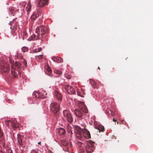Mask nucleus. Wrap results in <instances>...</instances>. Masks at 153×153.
Wrapping results in <instances>:
<instances>
[{"mask_svg": "<svg viewBox=\"0 0 153 153\" xmlns=\"http://www.w3.org/2000/svg\"><path fill=\"white\" fill-rule=\"evenodd\" d=\"M23 64L24 66L26 67L27 63L25 59H21L20 62H16L15 64H12L11 66V75L15 78L19 77L21 75L20 70L23 68Z\"/></svg>", "mask_w": 153, "mask_h": 153, "instance_id": "obj_1", "label": "nucleus"}, {"mask_svg": "<svg viewBox=\"0 0 153 153\" xmlns=\"http://www.w3.org/2000/svg\"><path fill=\"white\" fill-rule=\"evenodd\" d=\"M63 120L65 121H67L69 123L73 122V119L70 111L68 110H65L63 111Z\"/></svg>", "mask_w": 153, "mask_h": 153, "instance_id": "obj_2", "label": "nucleus"}, {"mask_svg": "<svg viewBox=\"0 0 153 153\" xmlns=\"http://www.w3.org/2000/svg\"><path fill=\"white\" fill-rule=\"evenodd\" d=\"M48 28L45 26H40L38 27L36 29V32L39 36L46 33L48 32Z\"/></svg>", "mask_w": 153, "mask_h": 153, "instance_id": "obj_3", "label": "nucleus"}, {"mask_svg": "<svg viewBox=\"0 0 153 153\" xmlns=\"http://www.w3.org/2000/svg\"><path fill=\"white\" fill-rule=\"evenodd\" d=\"M50 107L51 111L54 114L57 113L60 109L59 104L56 102L51 103Z\"/></svg>", "mask_w": 153, "mask_h": 153, "instance_id": "obj_4", "label": "nucleus"}, {"mask_svg": "<svg viewBox=\"0 0 153 153\" xmlns=\"http://www.w3.org/2000/svg\"><path fill=\"white\" fill-rule=\"evenodd\" d=\"M23 138V136L20 134H17V141L19 146L20 147V149L22 152L24 151L25 145L22 142V139Z\"/></svg>", "mask_w": 153, "mask_h": 153, "instance_id": "obj_5", "label": "nucleus"}, {"mask_svg": "<svg viewBox=\"0 0 153 153\" xmlns=\"http://www.w3.org/2000/svg\"><path fill=\"white\" fill-rule=\"evenodd\" d=\"M94 143L90 140L86 146V150L87 153H91L93 151Z\"/></svg>", "mask_w": 153, "mask_h": 153, "instance_id": "obj_6", "label": "nucleus"}, {"mask_svg": "<svg viewBox=\"0 0 153 153\" xmlns=\"http://www.w3.org/2000/svg\"><path fill=\"white\" fill-rule=\"evenodd\" d=\"M78 107L81 111L85 113L88 112V109L84 102H79Z\"/></svg>", "mask_w": 153, "mask_h": 153, "instance_id": "obj_7", "label": "nucleus"}, {"mask_svg": "<svg viewBox=\"0 0 153 153\" xmlns=\"http://www.w3.org/2000/svg\"><path fill=\"white\" fill-rule=\"evenodd\" d=\"M65 88L66 92L70 94H74L76 93L73 88L69 85H65Z\"/></svg>", "mask_w": 153, "mask_h": 153, "instance_id": "obj_8", "label": "nucleus"}, {"mask_svg": "<svg viewBox=\"0 0 153 153\" xmlns=\"http://www.w3.org/2000/svg\"><path fill=\"white\" fill-rule=\"evenodd\" d=\"M0 69L2 72H7L9 70L10 66L7 64H2L0 67Z\"/></svg>", "mask_w": 153, "mask_h": 153, "instance_id": "obj_9", "label": "nucleus"}, {"mask_svg": "<svg viewBox=\"0 0 153 153\" xmlns=\"http://www.w3.org/2000/svg\"><path fill=\"white\" fill-rule=\"evenodd\" d=\"M82 132L83 136L86 138L88 139L91 137L90 133L87 129H84L83 130Z\"/></svg>", "mask_w": 153, "mask_h": 153, "instance_id": "obj_10", "label": "nucleus"}, {"mask_svg": "<svg viewBox=\"0 0 153 153\" xmlns=\"http://www.w3.org/2000/svg\"><path fill=\"white\" fill-rule=\"evenodd\" d=\"M48 0H39V1L38 6L39 7H42L44 6L47 2Z\"/></svg>", "mask_w": 153, "mask_h": 153, "instance_id": "obj_11", "label": "nucleus"}, {"mask_svg": "<svg viewBox=\"0 0 153 153\" xmlns=\"http://www.w3.org/2000/svg\"><path fill=\"white\" fill-rule=\"evenodd\" d=\"M52 59L55 62L57 63H61L63 61V59L59 57H53L52 58Z\"/></svg>", "mask_w": 153, "mask_h": 153, "instance_id": "obj_12", "label": "nucleus"}, {"mask_svg": "<svg viewBox=\"0 0 153 153\" xmlns=\"http://www.w3.org/2000/svg\"><path fill=\"white\" fill-rule=\"evenodd\" d=\"M39 39V36L38 34L37 36H36L35 34H33L28 38V40L29 41H31L32 40Z\"/></svg>", "mask_w": 153, "mask_h": 153, "instance_id": "obj_13", "label": "nucleus"}, {"mask_svg": "<svg viewBox=\"0 0 153 153\" xmlns=\"http://www.w3.org/2000/svg\"><path fill=\"white\" fill-rule=\"evenodd\" d=\"M74 112L76 115L79 118H80V119H82V117L83 114L81 112L78 110L75 109L74 110Z\"/></svg>", "mask_w": 153, "mask_h": 153, "instance_id": "obj_14", "label": "nucleus"}, {"mask_svg": "<svg viewBox=\"0 0 153 153\" xmlns=\"http://www.w3.org/2000/svg\"><path fill=\"white\" fill-rule=\"evenodd\" d=\"M55 95L56 97L59 100H60L62 99V94L58 91H55Z\"/></svg>", "mask_w": 153, "mask_h": 153, "instance_id": "obj_15", "label": "nucleus"}, {"mask_svg": "<svg viewBox=\"0 0 153 153\" xmlns=\"http://www.w3.org/2000/svg\"><path fill=\"white\" fill-rule=\"evenodd\" d=\"M39 16V14L37 13H33L31 17V20L33 21H34L36 18L38 17Z\"/></svg>", "mask_w": 153, "mask_h": 153, "instance_id": "obj_16", "label": "nucleus"}, {"mask_svg": "<svg viewBox=\"0 0 153 153\" xmlns=\"http://www.w3.org/2000/svg\"><path fill=\"white\" fill-rule=\"evenodd\" d=\"M26 4V2H22V3H20L18 5V8L21 10H22L24 9Z\"/></svg>", "mask_w": 153, "mask_h": 153, "instance_id": "obj_17", "label": "nucleus"}, {"mask_svg": "<svg viewBox=\"0 0 153 153\" xmlns=\"http://www.w3.org/2000/svg\"><path fill=\"white\" fill-rule=\"evenodd\" d=\"M59 134L61 135H64L65 133V129L63 128H61L59 129L58 131Z\"/></svg>", "mask_w": 153, "mask_h": 153, "instance_id": "obj_18", "label": "nucleus"}, {"mask_svg": "<svg viewBox=\"0 0 153 153\" xmlns=\"http://www.w3.org/2000/svg\"><path fill=\"white\" fill-rule=\"evenodd\" d=\"M76 130L78 131L77 133V135H78L79 136H80V137H82L81 133V131H82L81 128L78 127L77 126L76 128Z\"/></svg>", "mask_w": 153, "mask_h": 153, "instance_id": "obj_19", "label": "nucleus"}, {"mask_svg": "<svg viewBox=\"0 0 153 153\" xmlns=\"http://www.w3.org/2000/svg\"><path fill=\"white\" fill-rule=\"evenodd\" d=\"M9 123H10L12 127L14 128H16L18 127V125L16 123L15 121H9Z\"/></svg>", "mask_w": 153, "mask_h": 153, "instance_id": "obj_20", "label": "nucleus"}, {"mask_svg": "<svg viewBox=\"0 0 153 153\" xmlns=\"http://www.w3.org/2000/svg\"><path fill=\"white\" fill-rule=\"evenodd\" d=\"M9 12L13 14L16 11V10L15 9L14 7H11L9 8Z\"/></svg>", "mask_w": 153, "mask_h": 153, "instance_id": "obj_21", "label": "nucleus"}, {"mask_svg": "<svg viewBox=\"0 0 153 153\" xmlns=\"http://www.w3.org/2000/svg\"><path fill=\"white\" fill-rule=\"evenodd\" d=\"M106 114L111 116L113 115V112L109 108H108L106 111Z\"/></svg>", "mask_w": 153, "mask_h": 153, "instance_id": "obj_22", "label": "nucleus"}, {"mask_svg": "<svg viewBox=\"0 0 153 153\" xmlns=\"http://www.w3.org/2000/svg\"><path fill=\"white\" fill-rule=\"evenodd\" d=\"M96 128L97 129L99 132L103 131L104 130V127L101 126H99L97 127Z\"/></svg>", "mask_w": 153, "mask_h": 153, "instance_id": "obj_23", "label": "nucleus"}, {"mask_svg": "<svg viewBox=\"0 0 153 153\" xmlns=\"http://www.w3.org/2000/svg\"><path fill=\"white\" fill-rule=\"evenodd\" d=\"M46 69L48 71L49 75L50 76V74L52 72V71L51 67L48 65H47L45 67Z\"/></svg>", "mask_w": 153, "mask_h": 153, "instance_id": "obj_24", "label": "nucleus"}, {"mask_svg": "<svg viewBox=\"0 0 153 153\" xmlns=\"http://www.w3.org/2000/svg\"><path fill=\"white\" fill-rule=\"evenodd\" d=\"M67 128L68 131L69 132H70L71 133H72V129H73V128H71V126L69 124L67 125Z\"/></svg>", "mask_w": 153, "mask_h": 153, "instance_id": "obj_25", "label": "nucleus"}, {"mask_svg": "<svg viewBox=\"0 0 153 153\" xmlns=\"http://www.w3.org/2000/svg\"><path fill=\"white\" fill-rule=\"evenodd\" d=\"M42 50L41 48H39L33 50V52L34 53H37L40 51Z\"/></svg>", "mask_w": 153, "mask_h": 153, "instance_id": "obj_26", "label": "nucleus"}, {"mask_svg": "<svg viewBox=\"0 0 153 153\" xmlns=\"http://www.w3.org/2000/svg\"><path fill=\"white\" fill-rule=\"evenodd\" d=\"M46 96L42 93L39 92V98L43 99Z\"/></svg>", "mask_w": 153, "mask_h": 153, "instance_id": "obj_27", "label": "nucleus"}, {"mask_svg": "<svg viewBox=\"0 0 153 153\" xmlns=\"http://www.w3.org/2000/svg\"><path fill=\"white\" fill-rule=\"evenodd\" d=\"M61 143L62 144L65 146L66 147L68 145L67 142L66 141H62Z\"/></svg>", "mask_w": 153, "mask_h": 153, "instance_id": "obj_28", "label": "nucleus"}, {"mask_svg": "<svg viewBox=\"0 0 153 153\" xmlns=\"http://www.w3.org/2000/svg\"><path fill=\"white\" fill-rule=\"evenodd\" d=\"M55 71V73L56 74H58L59 75L61 74H62V72L61 71H60L59 70H56L55 71Z\"/></svg>", "mask_w": 153, "mask_h": 153, "instance_id": "obj_29", "label": "nucleus"}, {"mask_svg": "<svg viewBox=\"0 0 153 153\" xmlns=\"http://www.w3.org/2000/svg\"><path fill=\"white\" fill-rule=\"evenodd\" d=\"M35 97L39 98V92H36L34 94Z\"/></svg>", "mask_w": 153, "mask_h": 153, "instance_id": "obj_30", "label": "nucleus"}, {"mask_svg": "<svg viewBox=\"0 0 153 153\" xmlns=\"http://www.w3.org/2000/svg\"><path fill=\"white\" fill-rule=\"evenodd\" d=\"M30 153H38V150H32Z\"/></svg>", "mask_w": 153, "mask_h": 153, "instance_id": "obj_31", "label": "nucleus"}, {"mask_svg": "<svg viewBox=\"0 0 153 153\" xmlns=\"http://www.w3.org/2000/svg\"><path fill=\"white\" fill-rule=\"evenodd\" d=\"M43 55H41L39 56H36V58H38L39 59H41Z\"/></svg>", "mask_w": 153, "mask_h": 153, "instance_id": "obj_32", "label": "nucleus"}, {"mask_svg": "<svg viewBox=\"0 0 153 153\" xmlns=\"http://www.w3.org/2000/svg\"><path fill=\"white\" fill-rule=\"evenodd\" d=\"M7 153H13L12 150L10 149H8L7 150Z\"/></svg>", "mask_w": 153, "mask_h": 153, "instance_id": "obj_33", "label": "nucleus"}, {"mask_svg": "<svg viewBox=\"0 0 153 153\" xmlns=\"http://www.w3.org/2000/svg\"><path fill=\"white\" fill-rule=\"evenodd\" d=\"M66 78L68 79H71V76L68 75H66Z\"/></svg>", "mask_w": 153, "mask_h": 153, "instance_id": "obj_34", "label": "nucleus"}, {"mask_svg": "<svg viewBox=\"0 0 153 153\" xmlns=\"http://www.w3.org/2000/svg\"><path fill=\"white\" fill-rule=\"evenodd\" d=\"M121 122L123 124H125V125L126 124L125 123H126V122L124 120H122L121 121Z\"/></svg>", "mask_w": 153, "mask_h": 153, "instance_id": "obj_35", "label": "nucleus"}, {"mask_svg": "<svg viewBox=\"0 0 153 153\" xmlns=\"http://www.w3.org/2000/svg\"><path fill=\"white\" fill-rule=\"evenodd\" d=\"M16 28H16V26H14V27H13V30H16Z\"/></svg>", "mask_w": 153, "mask_h": 153, "instance_id": "obj_36", "label": "nucleus"}, {"mask_svg": "<svg viewBox=\"0 0 153 153\" xmlns=\"http://www.w3.org/2000/svg\"><path fill=\"white\" fill-rule=\"evenodd\" d=\"M89 82H90V83H91V82H94L93 81V80H90V81H89Z\"/></svg>", "mask_w": 153, "mask_h": 153, "instance_id": "obj_37", "label": "nucleus"}, {"mask_svg": "<svg viewBox=\"0 0 153 153\" xmlns=\"http://www.w3.org/2000/svg\"><path fill=\"white\" fill-rule=\"evenodd\" d=\"M113 121L116 122H117V120H116L114 119V118L113 119Z\"/></svg>", "mask_w": 153, "mask_h": 153, "instance_id": "obj_38", "label": "nucleus"}, {"mask_svg": "<svg viewBox=\"0 0 153 153\" xmlns=\"http://www.w3.org/2000/svg\"><path fill=\"white\" fill-rule=\"evenodd\" d=\"M25 49V48H22V50L24 52H25V51H24V50H23V49Z\"/></svg>", "mask_w": 153, "mask_h": 153, "instance_id": "obj_39", "label": "nucleus"}, {"mask_svg": "<svg viewBox=\"0 0 153 153\" xmlns=\"http://www.w3.org/2000/svg\"><path fill=\"white\" fill-rule=\"evenodd\" d=\"M41 142H39L38 143V144L39 145H41Z\"/></svg>", "mask_w": 153, "mask_h": 153, "instance_id": "obj_40", "label": "nucleus"}, {"mask_svg": "<svg viewBox=\"0 0 153 153\" xmlns=\"http://www.w3.org/2000/svg\"><path fill=\"white\" fill-rule=\"evenodd\" d=\"M0 153H4L2 151L0 150Z\"/></svg>", "mask_w": 153, "mask_h": 153, "instance_id": "obj_41", "label": "nucleus"}, {"mask_svg": "<svg viewBox=\"0 0 153 153\" xmlns=\"http://www.w3.org/2000/svg\"><path fill=\"white\" fill-rule=\"evenodd\" d=\"M31 8V5H30V6H29V9H30Z\"/></svg>", "mask_w": 153, "mask_h": 153, "instance_id": "obj_42", "label": "nucleus"}, {"mask_svg": "<svg viewBox=\"0 0 153 153\" xmlns=\"http://www.w3.org/2000/svg\"><path fill=\"white\" fill-rule=\"evenodd\" d=\"M98 69H99V70H100V68L99 67L98 68Z\"/></svg>", "mask_w": 153, "mask_h": 153, "instance_id": "obj_43", "label": "nucleus"}, {"mask_svg": "<svg viewBox=\"0 0 153 153\" xmlns=\"http://www.w3.org/2000/svg\"><path fill=\"white\" fill-rule=\"evenodd\" d=\"M117 124H118V122H117Z\"/></svg>", "mask_w": 153, "mask_h": 153, "instance_id": "obj_44", "label": "nucleus"}, {"mask_svg": "<svg viewBox=\"0 0 153 153\" xmlns=\"http://www.w3.org/2000/svg\"><path fill=\"white\" fill-rule=\"evenodd\" d=\"M10 28L11 29V28H12L11 27H10Z\"/></svg>", "mask_w": 153, "mask_h": 153, "instance_id": "obj_45", "label": "nucleus"}]
</instances>
